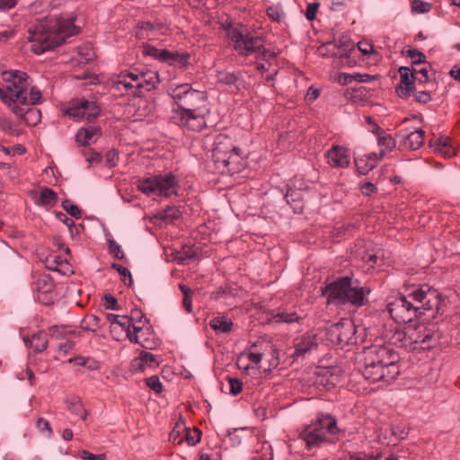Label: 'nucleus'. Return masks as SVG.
Masks as SVG:
<instances>
[{
    "label": "nucleus",
    "mask_w": 460,
    "mask_h": 460,
    "mask_svg": "<svg viewBox=\"0 0 460 460\" xmlns=\"http://www.w3.org/2000/svg\"><path fill=\"white\" fill-rule=\"evenodd\" d=\"M101 109L95 102L85 99H75L71 101L66 114L76 120L92 119L100 114Z\"/></svg>",
    "instance_id": "obj_12"
},
{
    "label": "nucleus",
    "mask_w": 460,
    "mask_h": 460,
    "mask_svg": "<svg viewBox=\"0 0 460 460\" xmlns=\"http://www.w3.org/2000/svg\"><path fill=\"white\" fill-rule=\"evenodd\" d=\"M326 157L331 167L346 168L349 164L347 150L340 146H332L326 153Z\"/></svg>",
    "instance_id": "obj_19"
},
{
    "label": "nucleus",
    "mask_w": 460,
    "mask_h": 460,
    "mask_svg": "<svg viewBox=\"0 0 460 460\" xmlns=\"http://www.w3.org/2000/svg\"><path fill=\"white\" fill-rule=\"evenodd\" d=\"M439 292L429 286H421L407 295L390 297L386 308L398 323H411L422 315L435 318L440 310Z\"/></svg>",
    "instance_id": "obj_2"
},
{
    "label": "nucleus",
    "mask_w": 460,
    "mask_h": 460,
    "mask_svg": "<svg viewBox=\"0 0 460 460\" xmlns=\"http://www.w3.org/2000/svg\"><path fill=\"white\" fill-rule=\"evenodd\" d=\"M23 341L34 352H41L48 347L47 334L44 332L34 333L31 338H24Z\"/></svg>",
    "instance_id": "obj_23"
},
{
    "label": "nucleus",
    "mask_w": 460,
    "mask_h": 460,
    "mask_svg": "<svg viewBox=\"0 0 460 460\" xmlns=\"http://www.w3.org/2000/svg\"><path fill=\"white\" fill-rule=\"evenodd\" d=\"M15 35V31L11 28L0 26V42H5Z\"/></svg>",
    "instance_id": "obj_53"
},
{
    "label": "nucleus",
    "mask_w": 460,
    "mask_h": 460,
    "mask_svg": "<svg viewBox=\"0 0 460 460\" xmlns=\"http://www.w3.org/2000/svg\"><path fill=\"white\" fill-rule=\"evenodd\" d=\"M112 268L115 269L119 274L122 277V281L127 286H131L133 280L132 276L128 269L123 267L120 264L113 263Z\"/></svg>",
    "instance_id": "obj_40"
},
{
    "label": "nucleus",
    "mask_w": 460,
    "mask_h": 460,
    "mask_svg": "<svg viewBox=\"0 0 460 460\" xmlns=\"http://www.w3.org/2000/svg\"><path fill=\"white\" fill-rule=\"evenodd\" d=\"M142 55L144 57H151V58H190L189 54H173L169 52L164 49H157L148 44H145L139 48V51L137 53V56Z\"/></svg>",
    "instance_id": "obj_21"
},
{
    "label": "nucleus",
    "mask_w": 460,
    "mask_h": 460,
    "mask_svg": "<svg viewBox=\"0 0 460 460\" xmlns=\"http://www.w3.org/2000/svg\"><path fill=\"white\" fill-rule=\"evenodd\" d=\"M357 327L349 319H343L338 323L332 330L336 335L338 343L341 345L355 344L358 342Z\"/></svg>",
    "instance_id": "obj_13"
},
{
    "label": "nucleus",
    "mask_w": 460,
    "mask_h": 460,
    "mask_svg": "<svg viewBox=\"0 0 460 460\" xmlns=\"http://www.w3.org/2000/svg\"><path fill=\"white\" fill-rule=\"evenodd\" d=\"M117 325L120 326L122 330H124L127 333V337L133 343H138L142 347H146L143 344V341L141 340V335L136 334V332L131 331L132 325L128 319V315H122L121 319L118 321Z\"/></svg>",
    "instance_id": "obj_29"
},
{
    "label": "nucleus",
    "mask_w": 460,
    "mask_h": 460,
    "mask_svg": "<svg viewBox=\"0 0 460 460\" xmlns=\"http://www.w3.org/2000/svg\"><path fill=\"white\" fill-rule=\"evenodd\" d=\"M318 96H319V90L314 88L313 86H311L307 90V93H306V95H305V100L308 102H314L318 98Z\"/></svg>",
    "instance_id": "obj_61"
},
{
    "label": "nucleus",
    "mask_w": 460,
    "mask_h": 460,
    "mask_svg": "<svg viewBox=\"0 0 460 460\" xmlns=\"http://www.w3.org/2000/svg\"><path fill=\"white\" fill-rule=\"evenodd\" d=\"M106 161L110 167H113L117 164L118 162V154L115 150H111L107 152L106 155Z\"/></svg>",
    "instance_id": "obj_60"
},
{
    "label": "nucleus",
    "mask_w": 460,
    "mask_h": 460,
    "mask_svg": "<svg viewBox=\"0 0 460 460\" xmlns=\"http://www.w3.org/2000/svg\"><path fill=\"white\" fill-rule=\"evenodd\" d=\"M176 188V177L172 172L158 174L137 181L138 190L147 196L154 195L168 198L177 194Z\"/></svg>",
    "instance_id": "obj_7"
},
{
    "label": "nucleus",
    "mask_w": 460,
    "mask_h": 460,
    "mask_svg": "<svg viewBox=\"0 0 460 460\" xmlns=\"http://www.w3.org/2000/svg\"><path fill=\"white\" fill-rule=\"evenodd\" d=\"M102 129L99 126L89 125L80 128L75 135V141L82 146H91L99 139Z\"/></svg>",
    "instance_id": "obj_18"
},
{
    "label": "nucleus",
    "mask_w": 460,
    "mask_h": 460,
    "mask_svg": "<svg viewBox=\"0 0 460 460\" xmlns=\"http://www.w3.org/2000/svg\"><path fill=\"white\" fill-rule=\"evenodd\" d=\"M2 75L6 86L4 89L0 88V98L9 107L22 91L27 90L31 81L25 72L19 70L4 71Z\"/></svg>",
    "instance_id": "obj_8"
},
{
    "label": "nucleus",
    "mask_w": 460,
    "mask_h": 460,
    "mask_svg": "<svg viewBox=\"0 0 460 460\" xmlns=\"http://www.w3.org/2000/svg\"><path fill=\"white\" fill-rule=\"evenodd\" d=\"M317 335L314 332H306L297 336L293 341L294 352L291 357L294 359L305 357L317 347Z\"/></svg>",
    "instance_id": "obj_14"
},
{
    "label": "nucleus",
    "mask_w": 460,
    "mask_h": 460,
    "mask_svg": "<svg viewBox=\"0 0 460 460\" xmlns=\"http://www.w3.org/2000/svg\"><path fill=\"white\" fill-rule=\"evenodd\" d=\"M344 460H377V456H374L373 454H367L364 452H358L349 455L348 457H345Z\"/></svg>",
    "instance_id": "obj_47"
},
{
    "label": "nucleus",
    "mask_w": 460,
    "mask_h": 460,
    "mask_svg": "<svg viewBox=\"0 0 460 460\" xmlns=\"http://www.w3.org/2000/svg\"><path fill=\"white\" fill-rule=\"evenodd\" d=\"M105 308L109 310H116L117 309V299L111 295H105Z\"/></svg>",
    "instance_id": "obj_58"
},
{
    "label": "nucleus",
    "mask_w": 460,
    "mask_h": 460,
    "mask_svg": "<svg viewBox=\"0 0 460 460\" xmlns=\"http://www.w3.org/2000/svg\"><path fill=\"white\" fill-rule=\"evenodd\" d=\"M66 261V260L61 259L59 256L50 255L46 259L47 268L51 270H59V266L63 264V262Z\"/></svg>",
    "instance_id": "obj_42"
},
{
    "label": "nucleus",
    "mask_w": 460,
    "mask_h": 460,
    "mask_svg": "<svg viewBox=\"0 0 460 460\" xmlns=\"http://www.w3.org/2000/svg\"><path fill=\"white\" fill-rule=\"evenodd\" d=\"M435 149L446 155H451L453 154V151L448 146V140L447 138L438 139L435 143Z\"/></svg>",
    "instance_id": "obj_44"
},
{
    "label": "nucleus",
    "mask_w": 460,
    "mask_h": 460,
    "mask_svg": "<svg viewBox=\"0 0 460 460\" xmlns=\"http://www.w3.org/2000/svg\"><path fill=\"white\" fill-rule=\"evenodd\" d=\"M83 155L85 156V159L88 162L89 165L99 164L102 160L101 155L93 151V149L84 151Z\"/></svg>",
    "instance_id": "obj_46"
},
{
    "label": "nucleus",
    "mask_w": 460,
    "mask_h": 460,
    "mask_svg": "<svg viewBox=\"0 0 460 460\" xmlns=\"http://www.w3.org/2000/svg\"><path fill=\"white\" fill-rule=\"evenodd\" d=\"M213 158L217 168L218 170H228L230 163V155H227L223 148L220 146V143L213 149Z\"/></svg>",
    "instance_id": "obj_31"
},
{
    "label": "nucleus",
    "mask_w": 460,
    "mask_h": 460,
    "mask_svg": "<svg viewBox=\"0 0 460 460\" xmlns=\"http://www.w3.org/2000/svg\"><path fill=\"white\" fill-rule=\"evenodd\" d=\"M77 54L81 58H93L95 57L93 48L91 44L87 43L80 46L77 49Z\"/></svg>",
    "instance_id": "obj_49"
},
{
    "label": "nucleus",
    "mask_w": 460,
    "mask_h": 460,
    "mask_svg": "<svg viewBox=\"0 0 460 460\" xmlns=\"http://www.w3.org/2000/svg\"><path fill=\"white\" fill-rule=\"evenodd\" d=\"M62 208L69 214L71 215L72 217H74L75 218L78 219L81 217V210L79 209V208L75 205V204H72L70 200L68 199H66L62 202Z\"/></svg>",
    "instance_id": "obj_41"
},
{
    "label": "nucleus",
    "mask_w": 460,
    "mask_h": 460,
    "mask_svg": "<svg viewBox=\"0 0 460 460\" xmlns=\"http://www.w3.org/2000/svg\"><path fill=\"white\" fill-rule=\"evenodd\" d=\"M414 98L417 102L420 103H428L431 101V95L429 92L420 91L414 94Z\"/></svg>",
    "instance_id": "obj_57"
},
{
    "label": "nucleus",
    "mask_w": 460,
    "mask_h": 460,
    "mask_svg": "<svg viewBox=\"0 0 460 460\" xmlns=\"http://www.w3.org/2000/svg\"><path fill=\"white\" fill-rule=\"evenodd\" d=\"M58 202L57 193L50 188H42L35 204L38 206H54Z\"/></svg>",
    "instance_id": "obj_28"
},
{
    "label": "nucleus",
    "mask_w": 460,
    "mask_h": 460,
    "mask_svg": "<svg viewBox=\"0 0 460 460\" xmlns=\"http://www.w3.org/2000/svg\"><path fill=\"white\" fill-rule=\"evenodd\" d=\"M36 426L40 431H46L48 437H50L53 433L49 422L43 418H39L37 420Z\"/></svg>",
    "instance_id": "obj_50"
},
{
    "label": "nucleus",
    "mask_w": 460,
    "mask_h": 460,
    "mask_svg": "<svg viewBox=\"0 0 460 460\" xmlns=\"http://www.w3.org/2000/svg\"><path fill=\"white\" fill-rule=\"evenodd\" d=\"M355 164L358 172L366 175L375 168V162L369 161L365 155L355 158Z\"/></svg>",
    "instance_id": "obj_36"
},
{
    "label": "nucleus",
    "mask_w": 460,
    "mask_h": 460,
    "mask_svg": "<svg viewBox=\"0 0 460 460\" xmlns=\"http://www.w3.org/2000/svg\"><path fill=\"white\" fill-rule=\"evenodd\" d=\"M144 314L139 309H134L131 311L130 315L128 316V319L129 320L133 331L136 332V334L141 335V337L144 334L143 327H144Z\"/></svg>",
    "instance_id": "obj_32"
},
{
    "label": "nucleus",
    "mask_w": 460,
    "mask_h": 460,
    "mask_svg": "<svg viewBox=\"0 0 460 460\" xmlns=\"http://www.w3.org/2000/svg\"><path fill=\"white\" fill-rule=\"evenodd\" d=\"M146 385L152 389L155 393L160 394L163 391V385L160 379L156 376H152L146 379Z\"/></svg>",
    "instance_id": "obj_43"
},
{
    "label": "nucleus",
    "mask_w": 460,
    "mask_h": 460,
    "mask_svg": "<svg viewBox=\"0 0 460 460\" xmlns=\"http://www.w3.org/2000/svg\"><path fill=\"white\" fill-rule=\"evenodd\" d=\"M369 292L367 288L353 286L349 277L341 278L323 289V295L327 297L328 304H350L357 307L364 305Z\"/></svg>",
    "instance_id": "obj_6"
},
{
    "label": "nucleus",
    "mask_w": 460,
    "mask_h": 460,
    "mask_svg": "<svg viewBox=\"0 0 460 460\" xmlns=\"http://www.w3.org/2000/svg\"><path fill=\"white\" fill-rule=\"evenodd\" d=\"M134 33L138 40H152L155 37V26L150 22H140Z\"/></svg>",
    "instance_id": "obj_30"
},
{
    "label": "nucleus",
    "mask_w": 460,
    "mask_h": 460,
    "mask_svg": "<svg viewBox=\"0 0 460 460\" xmlns=\"http://www.w3.org/2000/svg\"><path fill=\"white\" fill-rule=\"evenodd\" d=\"M158 365L155 355L147 351L141 352L140 356L132 362L135 371H143L146 367L155 368Z\"/></svg>",
    "instance_id": "obj_22"
},
{
    "label": "nucleus",
    "mask_w": 460,
    "mask_h": 460,
    "mask_svg": "<svg viewBox=\"0 0 460 460\" xmlns=\"http://www.w3.org/2000/svg\"><path fill=\"white\" fill-rule=\"evenodd\" d=\"M268 16L274 22H280L285 17L283 8L279 4H274L267 8Z\"/></svg>",
    "instance_id": "obj_38"
},
{
    "label": "nucleus",
    "mask_w": 460,
    "mask_h": 460,
    "mask_svg": "<svg viewBox=\"0 0 460 460\" xmlns=\"http://www.w3.org/2000/svg\"><path fill=\"white\" fill-rule=\"evenodd\" d=\"M377 137V145L380 147V156H385V155L388 152H391L396 146V142L394 137L381 131Z\"/></svg>",
    "instance_id": "obj_27"
},
{
    "label": "nucleus",
    "mask_w": 460,
    "mask_h": 460,
    "mask_svg": "<svg viewBox=\"0 0 460 460\" xmlns=\"http://www.w3.org/2000/svg\"><path fill=\"white\" fill-rule=\"evenodd\" d=\"M140 75H142V71L141 72H137V71H130V72H128L126 74H123L120 75V79L119 80V84H122V83H120V81H123V82H128L127 81V77L130 78L131 79V82L133 84H137V83H139L140 79H141V76Z\"/></svg>",
    "instance_id": "obj_45"
},
{
    "label": "nucleus",
    "mask_w": 460,
    "mask_h": 460,
    "mask_svg": "<svg viewBox=\"0 0 460 460\" xmlns=\"http://www.w3.org/2000/svg\"><path fill=\"white\" fill-rule=\"evenodd\" d=\"M253 351L252 356L257 361L256 367L267 372L278 367L279 351L271 343L264 341H258L253 344Z\"/></svg>",
    "instance_id": "obj_11"
},
{
    "label": "nucleus",
    "mask_w": 460,
    "mask_h": 460,
    "mask_svg": "<svg viewBox=\"0 0 460 460\" xmlns=\"http://www.w3.org/2000/svg\"><path fill=\"white\" fill-rule=\"evenodd\" d=\"M66 403L71 413L78 415L83 420H86L88 411L84 409L79 397L71 396L66 400Z\"/></svg>",
    "instance_id": "obj_25"
},
{
    "label": "nucleus",
    "mask_w": 460,
    "mask_h": 460,
    "mask_svg": "<svg viewBox=\"0 0 460 460\" xmlns=\"http://www.w3.org/2000/svg\"><path fill=\"white\" fill-rule=\"evenodd\" d=\"M426 59H417L412 63V72L416 75L417 81L424 82L428 80V69L424 65Z\"/></svg>",
    "instance_id": "obj_35"
},
{
    "label": "nucleus",
    "mask_w": 460,
    "mask_h": 460,
    "mask_svg": "<svg viewBox=\"0 0 460 460\" xmlns=\"http://www.w3.org/2000/svg\"><path fill=\"white\" fill-rule=\"evenodd\" d=\"M13 113L28 126H35L40 121V111L33 108L28 102L27 90L22 91L19 97H15L9 104Z\"/></svg>",
    "instance_id": "obj_10"
},
{
    "label": "nucleus",
    "mask_w": 460,
    "mask_h": 460,
    "mask_svg": "<svg viewBox=\"0 0 460 460\" xmlns=\"http://www.w3.org/2000/svg\"><path fill=\"white\" fill-rule=\"evenodd\" d=\"M275 322L279 323H300L304 317L303 315L297 314L296 311L294 310H286L281 313L277 314L274 316Z\"/></svg>",
    "instance_id": "obj_33"
},
{
    "label": "nucleus",
    "mask_w": 460,
    "mask_h": 460,
    "mask_svg": "<svg viewBox=\"0 0 460 460\" xmlns=\"http://www.w3.org/2000/svg\"><path fill=\"white\" fill-rule=\"evenodd\" d=\"M361 192L364 195H371L376 190V187L372 182H365L360 187Z\"/></svg>",
    "instance_id": "obj_63"
},
{
    "label": "nucleus",
    "mask_w": 460,
    "mask_h": 460,
    "mask_svg": "<svg viewBox=\"0 0 460 460\" xmlns=\"http://www.w3.org/2000/svg\"><path fill=\"white\" fill-rule=\"evenodd\" d=\"M54 288V283L49 275L40 274L32 283V289L38 293L49 294Z\"/></svg>",
    "instance_id": "obj_24"
},
{
    "label": "nucleus",
    "mask_w": 460,
    "mask_h": 460,
    "mask_svg": "<svg viewBox=\"0 0 460 460\" xmlns=\"http://www.w3.org/2000/svg\"><path fill=\"white\" fill-rule=\"evenodd\" d=\"M366 120L369 126V131L375 134H379L381 131H383L379 125L371 117H367Z\"/></svg>",
    "instance_id": "obj_62"
},
{
    "label": "nucleus",
    "mask_w": 460,
    "mask_h": 460,
    "mask_svg": "<svg viewBox=\"0 0 460 460\" xmlns=\"http://www.w3.org/2000/svg\"><path fill=\"white\" fill-rule=\"evenodd\" d=\"M336 81L341 85L348 84L354 81L353 74L341 73L337 76Z\"/></svg>",
    "instance_id": "obj_59"
},
{
    "label": "nucleus",
    "mask_w": 460,
    "mask_h": 460,
    "mask_svg": "<svg viewBox=\"0 0 460 460\" xmlns=\"http://www.w3.org/2000/svg\"><path fill=\"white\" fill-rule=\"evenodd\" d=\"M340 429L337 420L329 413H319L315 421L305 426L299 432L307 450L320 447L323 444H334L339 439Z\"/></svg>",
    "instance_id": "obj_5"
},
{
    "label": "nucleus",
    "mask_w": 460,
    "mask_h": 460,
    "mask_svg": "<svg viewBox=\"0 0 460 460\" xmlns=\"http://www.w3.org/2000/svg\"><path fill=\"white\" fill-rule=\"evenodd\" d=\"M232 42L239 55H265L266 49L261 37L249 34L246 31L232 29Z\"/></svg>",
    "instance_id": "obj_9"
},
{
    "label": "nucleus",
    "mask_w": 460,
    "mask_h": 460,
    "mask_svg": "<svg viewBox=\"0 0 460 460\" xmlns=\"http://www.w3.org/2000/svg\"><path fill=\"white\" fill-rule=\"evenodd\" d=\"M406 334L411 342L420 344L422 349H429L432 346L433 332L424 324H418L415 328L409 326Z\"/></svg>",
    "instance_id": "obj_15"
},
{
    "label": "nucleus",
    "mask_w": 460,
    "mask_h": 460,
    "mask_svg": "<svg viewBox=\"0 0 460 460\" xmlns=\"http://www.w3.org/2000/svg\"><path fill=\"white\" fill-rule=\"evenodd\" d=\"M75 16H49L41 21L33 30L29 31V48L34 55H41L53 49L65 40L79 32L75 25Z\"/></svg>",
    "instance_id": "obj_3"
},
{
    "label": "nucleus",
    "mask_w": 460,
    "mask_h": 460,
    "mask_svg": "<svg viewBox=\"0 0 460 460\" xmlns=\"http://www.w3.org/2000/svg\"><path fill=\"white\" fill-rule=\"evenodd\" d=\"M243 389L242 382L237 378H232V395H236L241 393Z\"/></svg>",
    "instance_id": "obj_64"
},
{
    "label": "nucleus",
    "mask_w": 460,
    "mask_h": 460,
    "mask_svg": "<svg viewBox=\"0 0 460 460\" xmlns=\"http://www.w3.org/2000/svg\"><path fill=\"white\" fill-rule=\"evenodd\" d=\"M400 74V83L395 88L396 93L399 97L406 99L411 95V93L413 89L414 81L416 79V75L411 69L406 66H402L399 68Z\"/></svg>",
    "instance_id": "obj_16"
},
{
    "label": "nucleus",
    "mask_w": 460,
    "mask_h": 460,
    "mask_svg": "<svg viewBox=\"0 0 460 460\" xmlns=\"http://www.w3.org/2000/svg\"><path fill=\"white\" fill-rule=\"evenodd\" d=\"M209 326L216 332L217 334H223L230 332V322L227 321L226 316H217L210 320Z\"/></svg>",
    "instance_id": "obj_34"
},
{
    "label": "nucleus",
    "mask_w": 460,
    "mask_h": 460,
    "mask_svg": "<svg viewBox=\"0 0 460 460\" xmlns=\"http://www.w3.org/2000/svg\"><path fill=\"white\" fill-rule=\"evenodd\" d=\"M41 97V92L37 87L33 86L31 88L30 100H28V102L31 106L38 104L40 103Z\"/></svg>",
    "instance_id": "obj_51"
},
{
    "label": "nucleus",
    "mask_w": 460,
    "mask_h": 460,
    "mask_svg": "<svg viewBox=\"0 0 460 460\" xmlns=\"http://www.w3.org/2000/svg\"><path fill=\"white\" fill-rule=\"evenodd\" d=\"M77 79L89 80V84H100L99 75L92 73H83L82 75L75 76Z\"/></svg>",
    "instance_id": "obj_55"
},
{
    "label": "nucleus",
    "mask_w": 460,
    "mask_h": 460,
    "mask_svg": "<svg viewBox=\"0 0 460 460\" xmlns=\"http://www.w3.org/2000/svg\"><path fill=\"white\" fill-rule=\"evenodd\" d=\"M80 457L83 460H105L106 455L105 454L94 455V454L90 453L87 450H83L80 453Z\"/></svg>",
    "instance_id": "obj_54"
},
{
    "label": "nucleus",
    "mask_w": 460,
    "mask_h": 460,
    "mask_svg": "<svg viewBox=\"0 0 460 460\" xmlns=\"http://www.w3.org/2000/svg\"><path fill=\"white\" fill-rule=\"evenodd\" d=\"M320 6V4L317 2L311 3L307 5L305 11V17L308 21H314L316 16L317 10Z\"/></svg>",
    "instance_id": "obj_52"
},
{
    "label": "nucleus",
    "mask_w": 460,
    "mask_h": 460,
    "mask_svg": "<svg viewBox=\"0 0 460 460\" xmlns=\"http://www.w3.org/2000/svg\"><path fill=\"white\" fill-rule=\"evenodd\" d=\"M402 138V146L405 149L416 150L424 143V131L416 129L411 132L402 131L400 133Z\"/></svg>",
    "instance_id": "obj_20"
},
{
    "label": "nucleus",
    "mask_w": 460,
    "mask_h": 460,
    "mask_svg": "<svg viewBox=\"0 0 460 460\" xmlns=\"http://www.w3.org/2000/svg\"><path fill=\"white\" fill-rule=\"evenodd\" d=\"M140 76L141 79L139 83H137V84H133L132 83L123 81H120V83L123 84L125 89L138 88L145 89L146 91H151L152 89L155 88L159 84L158 73L155 71H142V75H140Z\"/></svg>",
    "instance_id": "obj_17"
},
{
    "label": "nucleus",
    "mask_w": 460,
    "mask_h": 460,
    "mask_svg": "<svg viewBox=\"0 0 460 460\" xmlns=\"http://www.w3.org/2000/svg\"><path fill=\"white\" fill-rule=\"evenodd\" d=\"M167 93L177 106L172 115L175 124L181 128L196 132L207 127L209 107L206 92L194 89L190 84H172Z\"/></svg>",
    "instance_id": "obj_1"
},
{
    "label": "nucleus",
    "mask_w": 460,
    "mask_h": 460,
    "mask_svg": "<svg viewBox=\"0 0 460 460\" xmlns=\"http://www.w3.org/2000/svg\"><path fill=\"white\" fill-rule=\"evenodd\" d=\"M358 49L363 55H367L374 51V47L370 42H368L367 40H361L358 43Z\"/></svg>",
    "instance_id": "obj_56"
},
{
    "label": "nucleus",
    "mask_w": 460,
    "mask_h": 460,
    "mask_svg": "<svg viewBox=\"0 0 460 460\" xmlns=\"http://www.w3.org/2000/svg\"><path fill=\"white\" fill-rule=\"evenodd\" d=\"M432 8V4L422 0H413L411 2V11L417 13H429Z\"/></svg>",
    "instance_id": "obj_39"
},
{
    "label": "nucleus",
    "mask_w": 460,
    "mask_h": 460,
    "mask_svg": "<svg viewBox=\"0 0 460 460\" xmlns=\"http://www.w3.org/2000/svg\"><path fill=\"white\" fill-rule=\"evenodd\" d=\"M182 429L185 431L184 438L190 446H195L200 441L201 438V431L199 429H190L186 427H182Z\"/></svg>",
    "instance_id": "obj_37"
},
{
    "label": "nucleus",
    "mask_w": 460,
    "mask_h": 460,
    "mask_svg": "<svg viewBox=\"0 0 460 460\" xmlns=\"http://www.w3.org/2000/svg\"><path fill=\"white\" fill-rule=\"evenodd\" d=\"M399 360V354L390 344H374L363 351L362 375L370 383L389 385L400 374Z\"/></svg>",
    "instance_id": "obj_4"
},
{
    "label": "nucleus",
    "mask_w": 460,
    "mask_h": 460,
    "mask_svg": "<svg viewBox=\"0 0 460 460\" xmlns=\"http://www.w3.org/2000/svg\"><path fill=\"white\" fill-rule=\"evenodd\" d=\"M108 244H109L110 252L112 253L114 255V257H116L117 259H119V260L123 259L124 252L121 250V247L119 244H118L114 240H109Z\"/></svg>",
    "instance_id": "obj_48"
},
{
    "label": "nucleus",
    "mask_w": 460,
    "mask_h": 460,
    "mask_svg": "<svg viewBox=\"0 0 460 460\" xmlns=\"http://www.w3.org/2000/svg\"><path fill=\"white\" fill-rule=\"evenodd\" d=\"M253 352V345H252L248 350L242 352L238 356L236 366L239 369L248 370L251 367H256L257 361L252 356Z\"/></svg>",
    "instance_id": "obj_26"
}]
</instances>
